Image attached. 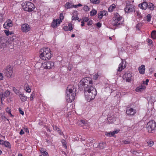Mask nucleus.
Here are the masks:
<instances>
[{
	"mask_svg": "<svg viewBox=\"0 0 156 156\" xmlns=\"http://www.w3.org/2000/svg\"><path fill=\"white\" fill-rule=\"evenodd\" d=\"M40 58L44 60H48L52 56V52L48 48L41 49L40 51Z\"/></svg>",
	"mask_w": 156,
	"mask_h": 156,
	"instance_id": "1",
	"label": "nucleus"
},
{
	"mask_svg": "<svg viewBox=\"0 0 156 156\" xmlns=\"http://www.w3.org/2000/svg\"><path fill=\"white\" fill-rule=\"evenodd\" d=\"M76 92V89L72 87L71 85L68 86L66 91V98L68 102H71L74 100Z\"/></svg>",
	"mask_w": 156,
	"mask_h": 156,
	"instance_id": "2",
	"label": "nucleus"
},
{
	"mask_svg": "<svg viewBox=\"0 0 156 156\" xmlns=\"http://www.w3.org/2000/svg\"><path fill=\"white\" fill-rule=\"evenodd\" d=\"M84 91L85 98L87 101L88 102L94 99L97 94L96 90L93 87H91L89 89Z\"/></svg>",
	"mask_w": 156,
	"mask_h": 156,
	"instance_id": "3",
	"label": "nucleus"
},
{
	"mask_svg": "<svg viewBox=\"0 0 156 156\" xmlns=\"http://www.w3.org/2000/svg\"><path fill=\"white\" fill-rule=\"evenodd\" d=\"M79 87H83L84 90H87L91 87H93L92 79L89 77L82 79L79 83Z\"/></svg>",
	"mask_w": 156,
	"mask_h": 156,
	"instance_id": "4",
	"label": "nucleus"
},
{
	"mask_svg": "<svg viewBox=\"0 0 156 156\" xmlns=\"http://www.w3.org/2000/svg\"><path fill=\"white\" fill-rule=\"evenodd\" d=\"M22 5L23 9L26 11L30 12L34 10V5L30 2H25Z\"/></svg>",
	"mask_w": 156,
	"mask_h": 156,
	"instance_id": "5",
	"label": "nucleus"
},
{
	"mask_svg": "<svg viewBox=\"0 0 156 156\" xmlns=\"http://www.w3.org/2000/svg\"><path fill=\"white\" fill-rule=\"evenodd\" d=\"M113 20L114 21L113 23V25L114 26H118L121 24L122 23L121 21L122 20V17L120 16L118 13H116L115 14L114 16L113 17Z\"/></svg>",
	"mask_w": 156,
	"mask_h": 156,
	"instance_id": "6",
	"label": "nucleus"
},
{
	"mask_svg": "<svg viewBox=\"0 0 156 156\" xmlns=\"http://www.w3.org/2000/svg\"><path fill=\"white\" fill-rule=\"evenodd\" d=\"M147 129L149 133H153L156 129V123L154 121H149L147 124Z\"/></svg>",
	"mask_w": 156,
	"mask_h": 156,
	"instance_id": "7",
	"label": "nucleus"
},
{
	"mask_svg": "<svg viewBox=\"0 0 156 156\" xmlns=\"http://www.w3.org/2000/svg\"><path fill=\"white\" fill-rule=\"evenodd\" d=\"M4 74L7 77H10L13 76L12 68L10 66H7L4 70Z\"/></svg>",
	"mask_w": 156,
	"mask_h": 156,
	"instance_id": "8",
	"label": "nucleus"
},
{
	"mask_svg": "<svg viewBox=\"0 0 156 156\" xmlns=\"http://www.w3.org/2000/svg\"><path fill=\"white\" fill-rule=\"evenodd\" d=\"M13 24L11 20L9 19L8 20L4 23L3 25L4 27L6 29H8L10 27L12 26Z\"/></svg>",
	"mask_w": 156,
	"mask_h": 156,
	"instance_id": "9",
	"label": "nucleus"
},
{
	"mask_svg": "<svg viewBox=\"0 0 156 156\" xmlns=\"http://www.w3.org/2000/svg\"><path fill=\"white\" fill-rule=\"evenodd\" d=\"M134 10L133 6V5L131 4L126 5V7L125 8V11L127 13L133 12Z\"/></svg>",
	"mask_w": 156,
	"mask_h": 156,
	"instance_id": "10",
	"label": "nucleus"
},
{
	"mask_svg": "<svg viewBox=\"0 0 156 156\" xmlns=\"http://www.w3.org/2000/svg\"><path fill=\"white\" fill-rule=\"evenodd\" d=\"M21 29L23 32H27L30 30V27L29 25L25 23L22 25Z\"/></svg>",
	"mask_w": 156,
	"mask_h": 156,
	"instance_id": "11",
	"label": "nucleus"
},
{
	"mask_svg": "<svg viewBox=\"0 0 156 156\" xmlns=\"http://www.w3.org/2000/svg\"><path fill=\"white\" fill-rule=\"evenodd\" d=\"M126 113L129 115H134L136 113V111L133 108H128L126 110Z\"/></svg>",
	"mask_w": 156,
	"mask_h": 156,
	"instance_id": "12",
	"label": "nucleus"
},
{
	"mask_svg": "<svg viewBox=\"0 0 156 156\" xmlns=\"http://www.w3.org/2000/svg\"><path fill=\"white\" fill-rule=\"evenodd\" d=\"M44 64L45 68L48 69L51 68L54 65V63L50 61L44 63Z\"/></svg>",
	"mask_w": 156,
	"mask_h": 156,
	"instance_id": "13",
	"label": "nucleus"
},
{
	"mask_svg": "<svg viewBox=\"0 0 156 156\" xmlns=\"http://www.w3.org/2000/svg\"><path fill=\"white\" fill-rule=\"evenodd\" d=\"M10 95V92L8 90L6 91L3 93L1 95V103H2V101L5 99V97H8Z\"/></svg>",
	"mask_w": 156,
	"mask_h": 156,
	"instance_id": "14",
	"label": "nucleus"
},
{
	"mask_svg": "<svg viewBox=\"0 0 156 156\" xmlns=\"http://www.w3.org/2000/svg\"><path fill=\"white\" fill-rule=\"evenodd\" d=\"M124 78L126 79V81L127 82H129L130 81L131 79L132 75L130 72H128L125 73L124 76H123Z\"/></svg>",
	"mask_w": 156,
	"mask_h": 156,
	"instance_id": "15",
	"label": "nucleus"
},
{
	"mask_svg": "<svg viewBox=\"0 0 156 156\" xmlns=\"http://www.w3.org/2000/svg\"><path fill=\"white\" fill-rule=\"evenodd\" d=\"M60 23L61 22L58 19H57L56 20H53L51 23V26L53 27H57L60 24Z\"/></svg>",
	"mask_w": 156,
	"mask_h": 156,
	"instance_id": "16",
	"label": "nucleus"
},
{
	"mask_svg": "<svg viewBox=\"0 0 156 156\" xmlns=\"http://www.w3.org/2000/svg\"><path fill=\"white\" fill-rule=\"evenodd\" d=\"M139 7L142 9L146 10L147 8L148 4L146 2H144L138 5Z\"/></svg>",
	"mask_w": 156,
	"mask_h": 156,
	"instance_id": "17",
	"label": "nucleus"
},
{
	"mask_svg": "<svg viewBox=\"0 0 156 156\" xmlns=\"http://www.w3.org/2000/svg\"><path fill=\"white\" fill-rule=\"evenodd\" d=\"M124 64L123 61H122L121 63L119 64L118 69H117V71L121 72L122 71L123 69H124L126 67V66L124 64V66L123 65Z\"/></svg>",
	"mask_w": 156,
	"mask_h": 156,
	"instance_id": "18",
	"label": "nucleus"
},
{
	"mask_svg": "<svg viewBox=\"0 0 156 156\" xmlns=\"http://www.w3.org/2000/svg\"><path fill=\"white\" fill-rule=\"evenodd\" d=\"M119 131V130H116L115 131H113L112 132H106L105 133V135L108 136H112L115 135V134H116L118 133Z\"/></svg>",
	"mask_w": 156,
	"mask_h": 156,
	"instance_id": "19",
	"label": "nucleus"
},
{
	"mask_svg": "<svg viewBox=\"0 0 156 156\" xmlns=\"http://www.w3.org/2000/svg\"><path fill=\"white\" fill-rule=\"evenodd\" d=\"M139 73L141 74H144L145 71V66L144 65H142L138 69Z\"/></svg>",
	"mask_w": 156,
	"mask_h": 156,
	"instance_id": "20",
	"label": "nucleus"
},
{
	"mask_svg": "<svg viewBox=\"0 0 156 156\" xmlns=\"http://www.w3.org/2000/svg\"><path fill=\"white\" fill-rule=\"evenodd\" d=\"M41 153L44 156H48V152H46V150L43 148H41L40 149Z\"/></svg>",
	"mask_w": 156,
	"mask_h": 156,
	"instance_id": "21",
	"label": "nucleus"
},
{
	"mask_svg": "<svg viewBox=\"0 0 156 156\" xmlns=\"http://www.w3.org/2000/svg\"><path fill=\"white\" fill-rule=\"evenodd\" d=\"M146 88V87L144 85H141L137 87L136 89V91H142Z\"/></svg>",
	"mask_w": 156,
	"mask_h": 156,
	"instance_id": "22",
	"label": "nucleus"
},
{
	"mask_svg": "<svg viewBox=\"0 0 156 156\" xmlns=\"http://www.w3.org/2000/svg\"><path fill=\"white\" fill-rule=\"evenodd\" d=\"M64 6L66 9H68L72 8V3L68 2L65 4Z\"/></svg>",
	"mask_w": 156,
	"mask_h": 156,
	"instance_id": "23",
	"label": "nucleus"
},
{
	"mask_svg": "<svg viewBox=\"0 0 156 156\" xmlns=\"http://www.w3.org/2000/svg\"><path fill=\"white\" fill-rule=\"evenodd\" d=\"M19 97L22 101L24 102L27 100V97L25 96L24 94H20Z\"/></svg>",
	"mask_w": 156,
	"mask_h": 156,
	"instance_id": "24",
	"label": "nucleus"
},
{
	"mask_svg": "<svg viewBox=\"0 0 156 156\" xmlns=\"http://www.w3.org/2000/svg\"><path fill=\"white\" fill-rule=\"evenodd\" d=\"M147 4V8H148L150 10H153L154 9V5L151 3H148Z\"/></svg>",
	"mask_w": 156,
	"mask_h": 156,
	"instance_id": "25",
	"label": "nucleus"
},
{
	"mask_svg": "<svg viewBox=\"0 0 156 156\" xmlns=\"http://www.w3.org/2000/svg\"><path fill=\"white\" fill-rule=\"evenodd\" d=\"M4 39H2L1 38H0V44H1V45L3 47L4 46H5L6 45V44L5 43L7 42V41H4Z\"/></svg>",
	"mask_w": 156,
	"mask_h": 156,
	"instance_id": "26",
	"label": "nucleus"
},
{
	"mask_svg": "<svg viewBox=\"0 0 156 156\" xmlns=\"http://www.w3.org/2000/svg\"><path fill=\"white\" fill-rule=\"evenodd\" d=\"M106 12L105 11H102L99 13L98 15V17L99 19H101L102 18V16L106 15Z\"/></svg>",
	"mask_w": 156,
	"mask_h": 156,
	"instance_id": "27",
	"label": "nucleus"
},
{
	"mask_svg": "<svg viewBox=\"0 0 156 156\" xmlns=\"http://www.w3.org/2000/svg\"><path fill=\"white\" fill-rule=\"evenodd\" d=\"M53 129L57 131L59 133L60 135H62L63 134L62 132H61V131L60 130V129L58 127L56 126H53Z\"/></svg>",
	"mask_w": 156,
	"mask_h": 156,
	"instance_id": "28",
	"label": "nucleus"
},
{
	"mask_svg": "<svg viewBox=\"0 0 156 156\" xmlns=\"http://www.w3.org/2000/svg\"><path fill=\"white\" fill-rule=\"evenodd\" d=\"M115 4H112L111 6L108 9V10L110 12H112L113 11V10L115 8Z\"/></svg>",
	"mask_w": 156,
	"mask_h": 156,
	"instance_id": "29",
	"label": "nucleus"
},
{
	"mask_svg": "<svg viewBox=\"0 0 156 156\" xmlns=\"http://www.w3.org/2000/svg\"><path fill=\"white\" fill-rule=\"evenodd\" d=\"M151 36L153 39H156V31L153 30L151 33Z\"/></svg>",
	"mask_w": 156,
	"mask_h": 156,
	"instance_id": "30",
	"label": "nucleus"
},
{
	"mask_svg": "<svg viewBox=\"0 0 156 156\" xmlns=\"http://www.w3.org/2000/svg\"><path fill=\"white\" fill-rule=\"evenodd\" d=\"M99 147L101 149H103L104 148V147L106 145V143L104 142H102L101 143H100L99 144Z\"/></svg>",
	"mask_w": 156,
	"mask_h": 156,
	"instance_id": "31",
	"label": "nucleus"
},
{
	"mask_svg": "<svg viewBox=\"0 0 156 156\" xmlns=\"http://www.w3.org/2000/svg\"><path fill=\"white\" fill-rule=\"evenodd\" d=\"M143 26V24L142 23H139L138 24H137L136 26V28L137 30H140V28Z\"/></svg>",
	"mask_w": 156,
	"mask_h": 156,
	"instance_id": "32",
	"label": "nucleus"
},
{
	"mask_svg": "<svg viewBox=\"0 0 156 156\" xmlns=\"http://www.w3.org/2000/svg\"><path fill=\"white\" fill-rule=\"evenodd\" d=\"M12 90L14 92L17 94H20V91L19 90H17L15 87H12Z\"/></svg>",
	"mask_w": 156,
	"mask_h": 156,
	"instance_id": "33",
	"label": "nucleus"
},
{
	"mask_svg": "<svg viewBox=\"0 0 156 156\" xmlns=\"http://www.w3.org/2000/svg\"><path fill=\"white\" fill-rule=\"evenodd\" d=\"M97 11L95 9H93L90 12V15L93 16H94L97 13Z\"/></svg>",
	"mask_w": 156,
	"mask_h": 156,
	"instance_id": "34",
	"label": "nucleus"
},
{
	"mask_svg": "<svg viewBox=\"0 0 156 156\" xmlns=\"http://www.w3.org/2000/svg\"><path fill=\"white\" fill-rule=\"evenodd\" d=\"M4 145L5 147H8L9 148H10V144L8 141H5Z\"/></svg>",
	"mask_w": 156,
	"mask_h": 156,
	"instance_id": "35",
	"label": "nucleus"
},
{
	"mask_svg": "<svg viewBox=\"0 0 156 156\" xmlns=\"http://www.w3.org/2000/svg\"><path fill=\"white\" fill-rule=\"evenodd\" d=\"M91 2L95 4H98L100 3L99 0H90Z\"/></svg>",
	"mask_w": 156,
	"mask_h": 156,
	"instance_id": "36",
	"label": "nucleus"
},
{
	"mask_svg": "<svg viewBox=\"0 0 156 156\" xmlns=\"http://www.w3.org/2000/svg\"><path fill=\"white\" fill-rule=\"evenodd\" d=\"M35 93L34 92H33L30 96V101H32L33 100L34 97H35Z\"/></svg>",
	"mask_w": 156,
	"mask_h": 156,
	"instance_id": "37",
	"label": "nucleus"
},
{
	"mask_svg": "<svg viewBox=\"0 0 156 156\" xmlns=\"http://www.w3.org/2000/svg\"><path fill=\"white\" fill-rule=\"evenodd\" d=\"M59 18L60 19V21L61 22L62 21V20L64 18V16H63V13H61L60 14Z\"/></svg>",
	"mask_w": 156,
	"mask_h": 156,
	"instance_id": "38",
	"label": "nucleus"
},
{
	"mask_svg": "<svg viewBox=\"0 0 156 156\" xmlns=\"http://www.w3.org/2000/svg\"><path fill=\"white\" fill-rule=\"evenodd\" d=\"M83 9L85 11L87 12L89 10V8L88 6L87 5H85L83 7Z\"/></svg>",
	"mask_w": 156,
	"mask_h": 156,
	"instance_id": "39",
	"label": "nucleus"
},
{
	"mask_svg": "<svg viewBox=\"0 0 156 156\" xmlns=\"http://www.w3.org/2000/svg\"><path fill=\"white\" fill-rule=\"evenodd\" d=\"M148 145L151 147L154 144V142L152 141H150L147 142Z\"/></svg>",
	"mask_w": 156,
	"mask_h": 156,
	"instance_id": "40",
	"label": "nucleus"
},
{
	"mask_svg": "<svg viewBox=\"0 0 156 156\" xmlns=\"http://www.w3.org/2000/svg\"><path fill=\"white\" fill-rule=\"evenodd\" d=\"M151 16L150 14H148L147 16V21L148 22H149L151 20Z\"/></svg>",
	"mask_w": 156,
	"mask_h": 156,
	"instance_id": "41",
	"label": "nucleus"
},
{
	"mask_svg": "<svg viewBox=\"0 0 156 156\" xmlns=\"http://www.w3.org/2000/svg\"><path fill=\"white\" fill-rule=\"evenodd\" d=\"M25 90L28 93H30L31 91V90L29 87L28 86V87H26Z\"/></svg>",
	"mask_w": 156,
	"mask_h": 156,
	"instance_id": "42",
	"label": "nucleus"
},
{
	"mask_svg": "<svg viewBox=\"0 0 156 156\" xmlns=\"http://www.w3.org/2000/svg\"><path fill=\"white\" fill-rule=\"evenodd\" d=\"M3 14L0 13V23L3 21Z\"/></svg>",
	"mask_w": 156,
	"mask_h": 156,
	"instance_id": "43",
	"label": "nucleus"
},
{
	"mask_svg": "<svg viewBox=\"0 0 156 156\" xmlns=\"http://www.w3.org/2000/svg\"><path fill=\"white\" fill-rule=\"evenodd\" d=\"M62 142L63 145L64 146V147L65 148H66L67 146H66V142L65 140H62Z\"/></svg>",
	"mask_w": 156,
	"mask_h": 156,
	"instance_id": "44",
	"label": "nucleus"
},
{
	"mask_svg": "<svg viewBox=\"0 0 156 156\" xmlns=\"http://www.w3.org/2000/svg\"><path fill=\"white\" fill-rule=\"evenodd\" d=\"M68 28L69 30L71 31L73 29L72 24L71 23H69L68 24Z\"/></svg>",
	"mask_w": 156,
	"mask_h": 156,
	"instance_id": "45",
	"label": "nucleus"
},
{
	"mask_svg": "<svg viewBox=\"0 0 156 156\" xmlns=\"http://www.w3.org/2000/svg\"><path fill=\"white\" fill-rule=\"evenodd\" d=\"M82 6V4H79L78 5H72V8L73 7H74V8H76L78 6Z\"/></svg>",
	"mask_w": 156,
	"mask_h": 156,
	"instance_id": "46",
	"label": "nucleus"
},
{
	"mask_svg": "<svg viewBox=\"0 0 156 156\" xmlns=\"http://www.w3.org/2000/svg\"><path fill=\"white\" fill-rule=\"evenodd\" d=\"M72 20H78L79 18L77 16H73L72 17Z\"/></svg>",
	"mask_w": 156,
	"mask_h": 156,
	"instance_id": "47",
	"label": "nucleus"
},
{
	"mask_svg": "<svg viewBox=\"0 0 156 156\" xmlns=\"http://www.w3.org/2000/svg\"><path fill=\"white\" fill-rule=\"evenodd\" d=\"M83 21H84L85 22H87L89 20L88 18L87 17H84L83 18Z\"/></svg>",
	"mask_w": 156,
	"mask_h": 156,
	"instance_id": "48",
	"label": "nucleus"
},
{
	"mask_svg": "<svg viewBox=\"0 0 156 156\" xmlns=\"http://www.w3.org/2000/svg\"><path fill=\"white\" fill-rule=\"evenodd\" d=\"M6 112L8 113L9 114H11V109H9L8 107L6 108Z\"/></svg>",
	"mask_w": 156,
	"mask_h": 156,
	"instance_id": "49",
	"label": "nucleus"
},
{
	"mask_svg": "<svg viewBox=\"0 0 156 156\" xmlns=\"http://www.w3.org/2000/svg\"><path fill=\"white\" fill-rule=\"evenodd\" d=\"M5 32L6 35L7 36L10 35V31L9 30H5Z\"/></svg>",
	"mask_w": 156,
	"mask_h": 156,
	"instance_id": "50",
	"label": "nucleus"
},
{
	"mask_svg": "<svg viewBox=\"0 0 156 156\" xmlns=\"http://www.w3.org/2000/svg\"><path fill=\"white\" fill-rule=\"evenodd\" d=\"M99 75L98 74H96L93 76V79L94 80H96L98 77Z\"/></svg>",
	"mask_w": 156,
	"mask_h": 156,
	"instance_id": "51",
	"label": "nucleus"
},
{
	"mask_svg": "<svg viewBox=\"0 0 156 156\" xmlns=\"http://www.w3.org/2000/svg\"><path fill=\"white\" fill-rule=\"evenodd\" d=\"M149 82V80L148 79H147L146 81H143V84H145L146 85H147L148 83Z\"/></svg>",
	"mask_w": 156,
	"mask_h": 156,
	"instance_id": "52",
	"label": "nucleus"
},
{
	"mask_svg": "<svg viewBox=\"0 0 156 156\" xmlns=\"http://www.w3.org/2000/svg\"><path fill=\"white\" fill-rule=\"evenodd\" d=\"M63 29L65 30L68 31L69 30L68 26H64L63 27Z\"/></svg>",
	"mask_w": 156,
	"mask_h": 156,
	"instance_id": "53",
	"label": "nucleus"
},
{
	"mask_svg": "<svg viewBox=\"0 0 156 156\" xmlns=\"http://www.w3.org/2000/svg\"><path fill=\"white\" fill-rule=\"evenodd\" d=\"M79 122L81 123H80V124H81V125L82 124H85L86 123L85 121L84 120H80V122Z\"/></svg>",
	"mask_w": 156,
	"mask_h": 156,
	"instance_id": "54",
	"label": "nucleus"
},
{
	"mask_svg": "<svg viewBox=\"0 0 156 156\" xmlns=\"http://www.w3.org/2000/svg\"><path fill=\"white\" fill-rule=\"evenodd\" d=\"M122 142L125 144H129V142L127 140H125L124 141H123Z\"/></svg>",
	"mask_w": 156,
	"mask_h": 156,
	"instance_id": "55",
	"label": "nucleus"
},
{
	"mask_svg": "<svg viewBox=\"0 0 156 156\" xmlns=\"http://www.w3.org/2000/svg\"><path fill=\"white\" fill-rule=\"evenodd\" d=\"M19 110L20 114L22 115H24L23 111L20 108Z\"/></svg>",
	"mask_w": 156,
	"mask_h": 156,
	"instance_id": "56",
	"label": "nucleus"
},
{
	"mask_svg": "<svg viewBox=\"0 0 156 156\" xmlns=\"http://www.w3.org/2000/svg\"><path fill=\"white\" fill-rule=\"evenodd\" d=\"M92 23H93L92 21L91 20H90L88 22V23H87V25L88 26L91 25L92 24Z\"/></svg>",
	"mask_w": 156,
	"mask_h": 156,
	"instance_id": "57",
	"label": "nucleus"
},
{
	"mask_svg": "<svg viewBox=\"0 0 156 156\" xmlns=\"http://www.w3.org/2000/svg\"><path fill=\"white\" fill-rule=\"evenodd\" d=\"M5 142V141H4L2 140H0V144L3 145L4 144V143Z\"/></svg>",
	"mask_w": 156,
	"mask_h": 156,
	"instance_id": "58",
	"label": "nucleus"
},
{
	"mask_svg": "<svg viewBox=\"0 0 156 156\" xmlns=\"http://www.w3.org/2000/svg\"><path fill=\"white\" fill-rule=\"evenodd\" d=\"M3 76L2 74L1 73H0V80H3Z\"/></svg>",
	"mask_w": 156,
	"mask_h": 156,
	"instance_id": "59",
	"label": "nucleus"
},
{
	"mask_svg": "<svg viewBox=\"0 0 156 156\" xmlns=\"http://www.w3.org/2000/svg\"><path fill=\"white\" fill-rule=\"evenodd\" d=\"M96 25L97 27H101V24L100 23L98 22L96 24Z\"/></svg>",
	"mask_w": 156,
	"mask_h": 156,
	"instance_id": "60",
	"label": "nucleus"
},
{
	"mask_svg": "<svg viewBox=\"0 0 156 156\" xmlns=\"http://www.w3.org/2000/svg\"><path fill=\"white\" fill-rule=\"evenodd\" d=\"M147 42L148 43H149L150 44H152V41L151 40V39H148L147 40Z\"/></svg>",
	"mask_w": 156,
	"mask_h": 156,
	"instance_id": "61",
	"label": "nucleus"
},
{
	"mask_svg": "<svg viewBox=\"0 0 156 156\" xmlns=\"http://www.w3.org/2000/svg\"><path fill=\"white\" fill-rule=\"evenodd\" d=\"M24 131L22 129H21V130H20V134L22 135L24 134Z\"/></svg>",
	"mask_w": 156,
	"mask_h": 156,
	"instance_id": "62",
	"label": "nucleus"
},
{
	"mask_svg": "<svg viewBox=\"0 0 156 156\" xmlns=\"http://www.w3.org/2000/svg\"><path fill=\"white\" fill-rule=\"evenodd\" d=\"M25 131H26V132H27V133H29V130L27 128L25 129Z\"/></svg>",
	"mask_w": 156,
	"mask_h": 156,
	"instance_id": "63",
	"label": "nucleus"
},
{
	"mask_svg": "<svg viewBox=\"0 0 156 156\" xmlns=\"http://www.w3.org/2000/svg\"><path fill=\"white\" fill-rule=\"evenodd\" d=\"M68 69L69 70H71V67L70 66H68Z\"/></svg>",
	"mask_w": 156,
	"mask_h": 156,
	"instance_id": "64",
	"label": "nucleus"
}]
</instances>
